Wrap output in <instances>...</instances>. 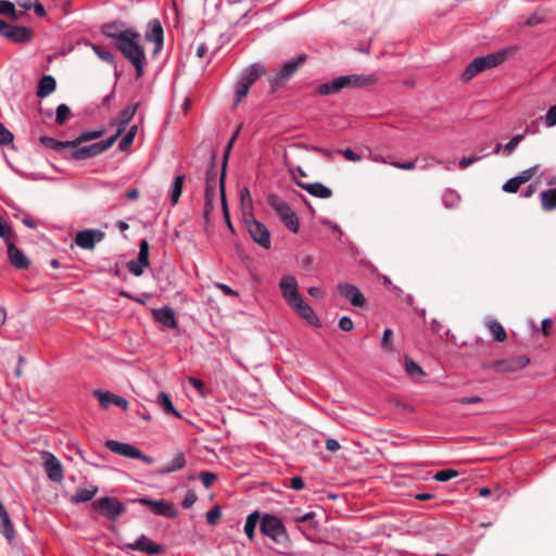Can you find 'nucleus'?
Returning a JSON list of instances; mask_svg holds the SVG:
<instances>
[{
    "instance_id": "nucleus-35",
    "label": "nucleus",
    "mask_w": 556,
    "mask_h": 556,
    "mask_svg": "<svg viewBox=\"0 0 556 556\" xmlns=\"http://www.w3.org/2000/svg\"><path fill=\"white\" fill-rule=\"evenodd\" d=\"M488 328L495 341L504 342L506 340V338H507L506 330L497 320H490L488 323Z\"/></svg>"
},
{
    "instance_id": "nucleus-59",
    "label": "nucleus",
    "mask_w": 556,
    "mask_h": 556,
    "mask_svg": "<svg viewBox=\"0 0 556 556\" xmlns=\"http://www.w3.org/2000/svg\"><path fill=\"white\" fill-rule=\"evenodd\" d=\"M523 138L525 135L520 134L516 135L513 139H510V141L507 142L506 146L504 147L506 154H511L516 147L523 140Z\"/></svg>"
},
{
    "instance_id": "nucleus-57",
    "label": "nucleus",
    "mask_w": 556,
    "mask_h": 556,
    "mask_svg": "<svg viewBox=\"0 0 556 556\" xmlns=\"http://www.w3.org/2000/svg\"><path fill=\"white\" fill-rule=\"evenodd\" d=\"M0 237L9 241L13 237L11 226L0 216Z\"/></svg>"
},
{
    "instance_id": "nucleus-60",
    "label": "nucleus",
    "mask_w": 556,
    "mask_h": 556,
    "mask_svg": "<svg viewBox=\"0 0 556 556\" xmlns=\"http://www.w3.org/2000/svg\"><path fill=\"white\" fill-rule=\"evenodd\" d=\"M521 184L519 182V180L517 179V177H514L509 180H507L504 185H503V190L505 192H508V193H515L518 191V189L520 188Z\"/></svg>"
},
{
    "instance_id": "nucleus-3",
    "label": "nucleus",
    "mask_w": 556,
    "mask_h": 556,
    "mask_svg": "<svg viewBox=\"0 0 556 556\" xmlns=\"http://www.w3.org/2000/svg\"><path fill=\"white\" fill-rule=\"evenodd\" d=\"M260 529L264 535L270 538L279 545L285 546L289 542V535L286 527L282 521L274 515H264L260 523Z\"/></svg>"
},
{
    "instance_id": "nucleus-47",
    "label": "nucleus",
    "mask_w": 556,
    "mask_h": 556,
    "mask_svg": "<svg viewBox=\"0 0 556 556\" xmlns=\"http://www.w3.org/2000/svg\"><path fill=\"white\" fill-rule=\"evenodd\" d=\"M55 115L56 124L62 126L66 123V121L70 118L72 114L70 108L66 104L62 103L56 108Z\"/></svg>"
},
{
    "instance_id": "nucleus-26",
    "label": "nucleus",
    "mask_w": 556,
    "mask_h": 556,
    "mask_svg": "<svg viewBox=\"0 0 556 556\" xmlns=\"http://www.w3.org/2000/svg\"><path fill=\"white\" fill-rule=\"evenodd\" d=\"M503 363L504 365L501 366V372H513L525 368L530 363V359L525 355H520L509 359H503Z\"/></svg>"
},
{
    "instance_id": "nucleus-8",
    "label": "nucleus",
    "mask_w": 556,
    "mask_h": 556,
    "mask_svg": "<svg viewBox=\"0 0 556 556\" xmlns=\"http://www.w3.org/2000/svg\"><path fill=\"white\" fill-rule=\"evenodd\" d=\"M516 50H517L516 47H509V48L500 50L495 53H490L484 56H478V58L473 59V61L478 66L479 73H482L485 70H490V68L501 65L510 55H513L516 52Z\"/></svg>"
},
{
    "instance_id": "nucleus-63",
    "label": "nucleus",
    "mask_w": 556,
    "mask_h": 556,
    "mask_svg": "<svg viewBox=\"0 0 556 556\" xmlns=\"http://www.w3.org/2000/svg\"><path fill=\"white\" fill-rule=\"evenodd\" d=\"M189 383L199 391V393L202 395V396H205V384L202 380L198 379V378H193V377H190L188 379Z\"/></svg>"
},
{
    "instance_id": "nucleus-52",
    "label": "nucleus",
    "mask_w": 556,
    "mask_h": 556,
    "mask_svg": "<svg viewBox=\"0 0 556 556\" xmlns=\"http://www.w3.org/2000/svg\"><path fill=\"white\" fill-rule=\"evenodd\" d=\"M539 168H540V165H534L526 170H522L517 177V179L519 180V182L522 185V184H526L528 181H530L533 176L539 172Z\"/></svg>"
},
{
    "instance_id": "nucleus-40",
    "label": "nucleus",
    "mask_w": 556,
    "mask_h": 556,
    "mask_svg": "<svg viewBox=\"0 0 556 556\" xmlns=\"http://www.w3.org/2000/svg\"><path fill=\"white\" fill-rule=\"evenodd\" d=\"M233 143H235L233 141L229 140V142H228V144H227V147L225 149V152H224L220 174H219V177H218V186H219L220 189H223V185H225L227 162H228L229 153H230V151L232 149Z\"/></svg>"
},
{
    "instance_id": "nucleus-17",
    "label": "nucleus",
    "mask_w": 556,
    "mask_h": 556,
    "mask_svg": "<svg viewBox=\"0 0 556 556\" xmlns=\"http://www.w3.org/2000/svg\"><path fill=\"white\" fill-rule=\"evenodd\" d=\"M339 293L350 301L353 306L363 307L366 304V299L361 290L352 283H339L337 287Z\"/></svg>"
},
{
    "instance_id": "nucleus-21",
    "label": "nucleus",
    "mask_w": 556,
    "mask_h": 556,
    "mask_svg": "<svg viewBox=\"0 0 556 556\" xmlns=\"http://www.w3.org/2000/svg\"><path fill=\"white\" fill-rule=\"evenodd\" d=\"M290 307L303 319H305L312 326H319L320 320L314 313L313 308L300 298L298 301L292 303Z\"/></svg>"
},
{
    "instance_id": "nucleus-37",
    "label": "nucleus",
    "mask_w": 556,
    "mask_h": 556,
    "mask_svg": "<svg viewBox=\"0 0 556 556\" xmlns=\"http://www.w3.org/2000/svg\"><path fill=\"white\" fill-rule=\"evenodd\" d=\"M184 181H185V175H178L174 179L172 191H170V202L173 205H176L179 201V198L182 193Z\"/></svg>"
},
{
    "instance_id": "nucleus-27",
    "label": "nucleus",
    "mask_w": 556,
    "mask_h": 556,
    "mask_svg": "<svg viewBox=\"0 0 556 556\" xmlns=\"http://www.w3.org/2000/svg\"><path fill=\"white\" fill-rule=\"evenodd\" d=\"M55 79L50 75H45L38 83L37 97L46 98L55 90Z\"/></svg>"
},
{
    "instance_id": "nucleus-64",
    "label": "nucleus",
    "mask_w": 556,
    "mask_h": 556,
    "mask_svg": "<svg viewBox=\"0 0 556 556\" xmlns=\"http://www.w3.org/2000/svg\"><path fill=\"white\" fill-rule=\"evenodd\" d=\"M546 125L548 127H553L556 125V104L549 108V110L546 113Z\"/></svg>"
},
{
    "instance_id": "nucleus-43",
    "label": "nucleus",
    "mask_w": 556,
    "mask_h": 556,
    "mask_svg": "<svg viewBox=\"0 0 556 556\" xmlns=\"http://www.w3.org/2000/svg\"><path fill=\"white\" fill-rule=\"evenodd\" d=\"M137 131H138V126L137 125H132L129 130L127 131V134L125 135V137L121 140L119 144H118V149L121 151H127L132 142H134V139L137 135Z\"/></svg>"
},
{
    "instance_id": "nucleus-58",
    "label": "nucleus",
    "mask_w": 556,
    "mask_h": 556,
    "mask_svg": "<svg viewBox=\"0 0 556 556\" xmlns=\"http://www.w3.org/2000/svg\"><path fill=\"white\" fill-rule=\"evenodd\" d=\"M392 337L393 332L391 329H386L383 331L382 340H381V348L388 351H393V344H392Z\"/></svg>"
},
{
    "instance_id": "nucleus-11",
    "label": "nucleus",
    "mask_w": 556,
    "mask_h": 556,
    "mask_svg": "<svg viewBox=\"0 0 556 556\" xmlns=\"http://www.w3.org/2000/svg\"><path fill=\"white\" fill-rule=\"evenodd\" d=\"M245 225L254 242H256L264 249L270 248V232L263 223L256 220L253 216H251L250 219L245 218Z\"/></svg>"
},
{
    "instance_id": "nucleus-44",
    "label": "nucleus",
    "mask_w": 556,
    "mask_h": 556,
    "mask_svg": "<svg viewBox=\"0 0 556 556\" xmlns=\"http://www.w3.org/2000/svg\"><path fill=\"white\" fill-rule=\"evenodd\" d=\"M250 87L251 85L249 83H247L243 78H240L236 87V99L233 102L235 106L238 105V103L248 94Z\"/></svg>"
},
{
    "instance_id": "nucleus-14",
    "label": "nucleus",
    "mask_w": 556,
    "mask_h": 556,
    "mask_svg": "<svg viewBox=\"0 0 556 556\" xmlns=\"http://www.w3.org/2000/svg\"><path fill=\"white\" fill-rule=\"evenodd\" d=\"M279 288L289 306L302 298L298 290L299 285L296 278L292 275H285L279 282Z\"/></svg>"
},
{
    "instance_id": "nucleus-6",
    "label": "nucleus",
    "mask_w": 556,
    "mask_h": 556,
    "mask_svg": "<svg viewBox=\"0 0 556 556\" xmlns=\"http://www.w3.org/2000/svg\"><path fill=\"white\" fill-rule=\"evenodd\" d=\"M114 144V138H108L106 140L94 142L85 147L71 148L68 151L71 157L81 161L101 154Z\"/></svg>"
},
{
    "instance_id": "nucleus-13",
    "label": "nucleus",
    "mask_w": 556,
    "mask_h": 556,
    "mask_svg": "<svg viewBox=\"0 0 556 556\" xmlns=\"http://www.w3.org/2000/svg\"><path fill=\"white\" fill-rule=\"evenodd\" d=\"M123 549L138 551L148 555H159L164 551V547L142 534L135 542L125 543Z\"/></svg>"
},
{
    "instance_id": "nucleus-50",
    "label": "nucleus",
    "mask_w": 556,
    "mask_h": 556,
    "mask_svg": "<svg viewBox=\"0 0 556 556\" xmlns=\"http://www.w3.org/2000/svg\"><path fill=\"white\" fill-rule=\"evenodd\" d=\"M479 73L478 71V66L477 64L475 63V61L472 60L467 66L466 68L464 70L460 78L464 83H467L469 80H471L475 76H477Z\"/></svg>"
},
{
    "instance_id": "nucleus-2",
    "label": "nucleus",
    "mask_w": 556,
    "mask_h": 556,
    "mask_svg": "<svg viewBox=\"0 0 556 556\" xmlns=\"http://www.w3.org/2000/svg\"><path fill=\"white\" fill-rule=\"evenodd\" d=\"M218 182V169L216 165V153L211 156V162L205 173V190H204V216L207 217L214 210V201L216 198V186Z\"/></svg>"
},
{
    "instance_id": "nucleus-28",
    "label": "nucleus",
    "mask_w": 556,
    "mask_h": 556,
    "mask_svg": "<svg viewBox=\"0 0 556 556\" xmlns=\"http://www.w3.org/2000/svg\"><path fill=\"white\" fill-rule=\"evenodd\" d=\"M99 489L97 485H92L90 489H78L71 497V502L74 504L89 502L98 493Z\"/></svg>"
},
{
    "instance_id": "nucleus-18",
    "label": "nucleus",
    "mask_w": 556,
    "mask_h": 556,
    "mask_svg": "<svg viewBox=\"0 0 556 556\" xmlns=\"http://www.w3.org/2000/svg\"><path fill=\"white\" fill-rule=\"evenodd\" d=\"M94 397L99 401L100 406L103 409H108L111 404L122 407L123 409L128 408V401L122 396L115 395L110 391L94 390Z\"/></svg>"
},
{
    "instance_id": "nucleus-34",
    "label": "nucleus",
    "mask_w": 556,
    "mask_h": 556,
    "mask_svg": "<svg viewBox=\"0 0 556 556\" xmlns=\"http://www.w3.org/2000/svg\"><path fill=\"white\" fill-rule=\"evenodd\" d=\"M156 402L164 409V412L166 414H170V415H174V416H176L178 418H181V415L173 406L170 397H169V395L167 393L161 392L157 395V401Z\"/></svg>"
},
{
    "instance_id": "nucleus-39",
    "label": "nucleus",
    "mask_w": 556,
    "mask_h": 556,
    "mask_svg": "<svg viewBox=\"0 0 556 556\" xmlns=\"http://www.w3.org/2000/svg\"><path fill=\"white\" fill-rule=\"evenodd\" d=\"M258 520H260L258 511H254V513L250 514L245 520L244 533L251 541L254 538V532H255V528H256Z\"/></svg>"
},
{
    "instance_id": "nucleus-9",
    "label": "nucleus",
    "mask_w": 556,
    "mask_h": 556,
    "mask_svg": "<svg viewBox=\"0 0 556 556\" xmlns=\"http://www.w3.org/2000/svg\"><path fill=\"white\" fill-rule=\"evenodd\" d=\"M105 447L109 448L111 452L127 458L140 459L146 464L153 463L152 457L144 455L139 448L127 443H122L115 440H108L105 442Z\"/></svg>"
},
{
    "instance_id": "nucleus-16",
    "label": "nucleus",
    "mask_w": 556,
    "mask_h": 556,
    "mask_svg": "<svg viewBox=\"0 0 556 556\" xmlns=\"http://www.w3.org/2000/svg\"><path fill=\"white\" fill-rule=\"evenodd\" d=\"M137 502L146 506H149L151 510L156 515L164 516L167 518H176L178 516V510L170 503L164 501H153L146 497L138 498Z\"/></svg>"
},
{
    "instance_id": "nucleus-31",
    "label": "nucleus",
    "mask_w": 556,
    "mask_h": 556,
    "mask_svg": "<svg viewBox=\"0 0 556 556\" xmlns=\"http://www.w3.org/2000/svg\"><path fill=\"white\" fill-rule=\"evenodd\" d=\"M266 74V70L262 64H253L248 70L247 74H244L241 78H243L251 86L252 84L260 77Z\"/></svg>"
},
{
    "instance_id": "nucleus-5",
    "label": "nucleus",
    "mask_w": 556,
    "mask_h": 556,
    "mask_svg": "<svg viewBox=\"0 0 556 556\" xmlns=\"http://www.w3.org/2000/svg\"><path fill=\"white\" fill-rule=\"evenodd\" d=\"M91 506L111 521H116L127 510L126 505L113 496L100 497L93 501Z\"/></svg>"
},
{
    "instance_id": "nucleus-51",
    "label": "nucleus",
    "mask_w": 556,
    "mask_h": 556,
    "mask_svg": "<svg viewBox=\"0 0 556 556\" xmlns=\"http://www.w3.org/2000/svg\"><path fill=\"white\" fill-rule=\"evenodd\" d=\"M459 472L455 469H443L434 475V479L440 482L450 481L453 478L458 477Z\"/></svg>"
},
{
    "instance_id": "nucleus-54",
    "label": "nucleus",
    "mask_w": 556,
    "mask_h": 556,
    "mask_svg": "<svg viewBox=\"0 0 556 556\" xmlns=\"http://www.w3.org/2000/svg\"><path fill=\"white\" fill-rule=\"evenodd\" d=\"M14 140V135L0 122V144L8 146Z\"/></svg>"
},
{
    "instance_id": "nucleus-23",
    "label": "nucleus",
    "mask_w": 556,
    "mask_h": 556,
    "mask_svg": "<svg viewBox=\"0 0 556 556\" xmlns=\"http://www.w3.org/2000/svg\"><path fill=\"white\" fill-rule=\"evenodd\" d=\"M146 40L154 42V53H157L162 50L164 31L159 20H153L150 23V29L146 33Z\"/></svg>"
},
{
    "instance_id": "nucleus-32",
    "label": "nucleus",
    "mask_w": 556,
    "mask_h": 556,
    "mask_svg": "<svg viewBox=\"0 0 556 556\" xmlns=\"http://www.w3.org/2000/svg\"><path fill=\"white\" fill-rule=\"evenodd\" d=\"M343 89L342 84L340 83V78L337 77L331 81L321 84L318 86V92L323 96H329L332 93H337Z\"/></svg>"
},
{
    "instance_id": "nucleus-53",
    "label": "nucleus",
    "mask_w": 556,
    "mask_h": 556,
    "mask_svg": "<svg viewBox=\"0 0 556 556\" xmlns=\"http://www.w3.org/2000/svg\"><path fill=\"white\" fill-rule=\"evenodd\" d=\"M219 192H220V200H222V205H223V215L225 217V220L227 223L228 228L231 231H233V226H232V224L230 222L228 206H227V201H226L225 185H223V189L219 188Z\"/></svg>"
},
{
    "instance_id": "nucleus-62",
    "label": "nucleus",
    "mask_w": 556,
    "mask_h": 556,
    "mask_svg": "<svg viewBox=\"0 0 556 556\" xmlns=\"http://www.w3.org/2000/svg\"><path fill=\"white\" fill-rule=\"evenodd\" d=\"M197 498H198V496H197L195 492L192 490H189L186 493V495L181 502L182 507L186 509L192 507V505L197 502Z\"/></svg>"
},
{
    "instance_id": "nucleus-55",
    "label": "nucleus",
    "mask_w": 556,
    "mask_h": 556,
    "mask_svg": "<svg viewBox=\"0 0 556 556\" xmlns=\"http://www.w3.org/2000/svg\"><path fill=\"white\" fill-rule=\"evenodd\" d=\"M222 517V511L219 506H214L211 510L206 513V521L208 525H216L219 518Z\"/></svg>"
},
{
    "instance_id": "nucleus-19",
    "label": "nucleus",
    "mask_w": 556,
    "mask_h": 556,
    "mask_svg": "<svg viewBox=\"0 0 556 556\" xmlns=\"http://www.w3.org/2000/svg\"><path fill=\"white\" fill-rule=\"evenodd\" d=\"M298 187L307 191L311 195L319 199H329L332 197V190L321 182H304L294 177Z\"/></svg>"
},
{
    "instance_id": "nucleus-22",
    "label": "nucleus",
    "mask_w": 556,
    "mask_h": 556,
    "mask_svg": "<svg viewBox=\"0 0 556 556\" xmlns=\"http://www.w3.org/2000/svg\"><path fill=\"white\" fill-rule=\"evenodd\" d=\"M152 315L155 321L163 325L166 328L176 329L178 323L175 317V312L169 306H163L161 308L152 309Z\"/></svg>"
},
{
    "instance_id": "nucleus-10",
    "label": "nucleus",
    "mask_w": 556,
    "mask_h": 556,
    "mask_svg": "<svg viewBox=\"0 0 556 556\" xmlns=\"http://www.w3.org/2000/svg\"><path fill=\"white\" fill-rule=\"evenodd\" d=\"M0 35L13 42L24 43L31 39L33 30L25 26L11 25L0 20Z\"/></svg>"
},
{
    "instance_id": "nucleus-45",
    "label": "nucleus",
    "mask_w": 556,
    "mask_h": 556,
    "mask_svg": "<svg viewBox=\"0 0 556 556\" xmlns=\"http://www.w3.org/2000/svg\"><path fill=\"white\" fill-rule=\"evenodd\" d=\"M356 88L368 87L377 81V77L374 74L370 75H358L353 74Z\"/></svg>"
},
{
    "instance_id": "nucleus-38",
    "label": "nucleus",
    "mask_w": 556,
    "mask_h": 556,
    "mask_svg": "<svg viewBox=\"0 0 556 556\" xmlns=\"http://www.w3.org/2000/svg\"><path fill=\"white\" fill-rule=\"evenodd\" d=\"M0 14L5 15L11 21H18V11L14 3L9 0H0Z\"/></svg>"
},
{
    "instance_id": "nucleus-56",
    "label": "nucleus",
    "mask_w": 556,
    "mask_h": 556,
    "mask_svg": "<svg viewBox=\"0 0 556 556\" xmlns=\"http://www.w3.org/2000/svg\"><path fill=\"white\" fill-rule=\"evenodd\" d=\"M92 50L102 61L113 63L114 56L110 51L101 49L99 46L96 45H92Z\"/></svg>"
},
{
    "instance_id": "nucleus-1",
    "label": "nucleus",
    "mask_w": 556,
    "mask_h": 556,
    "mask_svg": "<svg viewBox=\"0 0 556 556\" xmlns=\"http://www.w3.org/2000/svg\"><path fill=\"white\" fill-rule=\"evenodd\" d=\"M141 36L132 29H125L121 33L115 46L121 53L135 66L137 78L143 75L146 53L140 45Z\"/></svg>"
},
{
    "instance_id": "nucleus-12",
    "label": "nucleus",
    "mask_w": 556,
    "mask_h": 556,
    "mask_svg": "<svg viewBox=\"0 0 556 556\" xmlns=\"http://www.w3.org/2000/svg\"><path fill=\"white\" fill-rule=\"evenodd\" d=\"M105 233L98 229H85L75 236V243L84 250H93L98 242H101Z\"/></svg>"
},
{
    "instance_id": "nucleus-20",
    "label": "nucleus",
    "mask_w": 556,
    "mask_h": 556,
    "mask_svg": "<svg viewBox=\"0 0 556 556\" xmlns=\"http://www.w3.org/2000/svg\"><path fill=\"white\" fill-rule=\"evenodd\" d=\"M139 103L128 105L119 113L118 117L116 118V132L111 137L114 138V143L116 142L117 138L121 137L122 134L126 130L129 122L134 118Z\"/></svg>"
},
{
    "instance_id": "nucleus-29",
    "label": "nucleus",
    "mask_w": 556,
    "mask_h": 556,
    "mask_svg": "<svg viewBox=\"0 0 556 556\" xmlns=\"http://www.w3.org/2000/svg\"><path fill=\"white\" fill-rule=\"evenodd\" d=\"M542 208L546 212L556 208V188L540 193Z\"/></svg>"
},
{
    "instance_id": "nucleus-49",
    "label": "nucleus",
    "mask_w": 556,
    "mask_h": 556,
    "mask_svg": "<svg viewBox=\"0 0 556 556\" xmlns=\"http://www.w3.org/2000/svg\"><path fill=\"white\" fill-rule=\"evenodd\" d=\"M479 73L478 71V66L477 64L475 63V61L472 60L467 66L466 68L464 70L460 78L464 83H467L469 80H471L475 76H477Z\"/></svg>"
},
{
    "instance_id": "nucleus-36",
    "label": "nucleus",
    "mask_w": 556,
    "mask_h": 556,
    "mask_svg": "<svg viewBox=\"0 0 556 556\" xmlns=\"http://www.w3.org/2000/svg\"><path fill=\"white\" fill-rule=\"evenodd\" d=\"M103 130L84 131L75 140L71 141V148H76L80 146L83 142L98 139L103 135Z\"/></svg>"
},
{
    "instance_id": "nucleus-41",
    "label": "nucleus",
    "mask_w": 556,
    "mask_h": 556,
    "mask_svg": "<svg viewBox=\"0 0 556 556\" xmlns=\"http://www.w3.org/2000/svg\"><path fill=\"white\" fill-rule=\"evenodd\" d=\"M233 143H235L233 141L229 140V142H228V144H227V147L225 149V152H224L220 174H219V177H218V186H219L220 189H223V185H225L227 162H228L229 153H230V151L232 149Z\"/></svg>"
},
{
    "instance_id": "nucleus-24",
    "label": "nucleus",
    "mask_w": 556,
    "mask_h": 556,
    "mask_svg": "<svg viewBox=\"0 0 556 556\" xmlns=\"http://www.w3.org/2000/svg\"><path fill=\"white\" fill-rule=\"evenodd\" d=\"M8 255L11 264L17 269H26L29 266V260L24 255L14 243H8Z\"/></svg>"
},
{
    "instance_id": "nucleus-25",
    "label": "nucleus",
    "mask_w": 556,
    "mask_h": 556,
    "mask_svg": "<svg viewBox=\"0 0 556 556\" xmlns=\"http://www.w3.org/2000/svg\"><path fill=\"white\" fill-rule=\"evenodd\" d=\"M40 143L47 149L55 150L63 153L64 157L68 156L67 149L71 148V141H60L52 137L41 136L39 139Z\"/></svg>"
},
{
    "instance_id": "nucleus-7",
    "label": "nucleus",
    "mask_w": 556,
    "mask_h": 556,
    "mask_svg": "<svg viewBox=\"0 0 556 556\" xmlns=\"http://www.w3.org/2000/svg\"><path fill=\"white\" fill-rule=\"evenodd\" d=\"M305 56L299 55L296 59L286 62L280 71L273 77L269 78L271 92H275L281 87L304 63Z\"/></svg>"
},
{
    "instance_id": "nucleus-46",
    "label": "nucleus",
    "mask_w": 556,
    "mask_h": 556,
    "mask_svg": "<svg viewBox=\"0 0 556 556\" xmlns=\"http://www.w3.org/2000/svg\"><path fill=\"white\" fill-rule=\"evenodd\" d=\"M149 242L146 239L141 240L137 258L141 266H149Z\"/></svg>"
},
{
    "instance_id": "nucleus-42",
    "label": "nucleus",
    "mask_w": 556,
    "mask_h": 556,
    "mask_svg": "<svg viewBox=\"0 0 556 556\" xmlns=\"http://www.w3.org/2000/svg\"><path fill=\"white\" fill-rule=\"evenodd\" d=\"M137 131H138V126L137 125H132L129 130L127 131V134L125 135V137L121 140L119 144H118V149L121 151H127L132 142H134V139L137 135Z\"/></svg>"
},
{
    "instance_id": "nucleus-33",
    "label": "nucleus",
    "mask_w": 556,
    "mask_h": 556,
    "mask_svg": "<svg viewBox=\"0 0 556 556\" xmlns=\"http://www.w3.org/2000/svg\"><path fill=\"white\" fill-rule=\"evenodd\" d=\"M405 371L414 380L425 377L422 368L409 357H405Z\"/></svg>"
},
{
    "instance_id": "nucleus-61",
    "label": "nucleus",
    "mask_w": 556,
    "mask_h": 556,
    "mask_svg": "<svg viewBox=\"0 0 556 556\" xmlns=\"http://www.w3.org/2000/svg\"><path fill=\"white\" fill-rule=\"evenodd\" d=\"M201 481L203 485L208 489L216 481L217 476L210 471H202L200 473Z\"/></svg>"
},
{
    "instance_id": "nucleus-4",
    "label": "nucleus",
    "mask_w": 556,
    "mask_h": 556,
    "mask_svg": "<svg viewBox=\"0 0 556 556\" xmlns=\"http://www.w3.org/2000/svg\"><path fill=\"white\" fill-rule=\"evenodd\" d=\"M268 205L277 213L285 226L292 232L296 233L300 228L299 218L291 206L276 194L267 197Z\"/></svg>"
},
{
    "instance_id": "nucleus-48",
    "label": "nucleus",
    "mask_w": 556,
    "mask_h": 556,
    "mask_svg": "<svg viewBox=\"0 0 556 556\" xmlns=\"http://www.w3.org/2000/svg\"><path fill=\"white\" fill-rule=\"evenodd\" d=\"M123 31L124 30L118 29V27L115 23L104 24L102 27L103 35L109 38L114 39L115 42L118 41V37H119L121 33H123Z\"/></svg>"
},
{
    "instance_id": "nucleus-15",
    "label": "nucleus",
    "mask_w": 556,
    "mask_h": 556,
    "mask_svg": "<svg viewBox=\"0 0 556 556\" xmlns=\"http://www.w3.org/2000/svg\"><path fill=\"white\" fill-rule=\"evenodd\" d=\"M43 467L48 478L54 482H61L64 478L61 462L50 452H43Z\"/></svg>"
},
{
    "instance_id": "nucleus-30",
    "label": "nucleus",
    "mask_w": 556,
    "mask_h": 556,
    "mask_svg": "<svg viewBox=\"0 0 556 556\" xmlns=\"http://www.w3.org/2000/svg\"><path fill=\"white\" fill-rule=\"evenodd\" d=\"M186 466V457L182 452H177L173 460L160 469L161 473H169L182 469Z\"/></svg>"
}]
</instances>
